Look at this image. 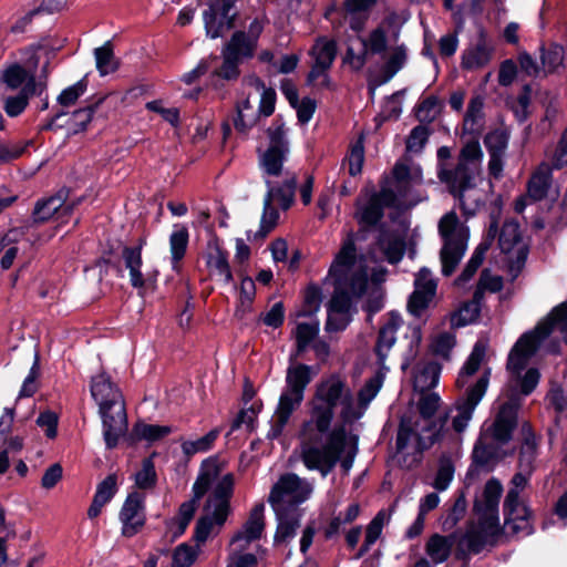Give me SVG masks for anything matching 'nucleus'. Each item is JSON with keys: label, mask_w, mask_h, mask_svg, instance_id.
I'll return each instance as SVG.
<instances>
[{"label": "nucleus", "mask_w": 567, "mask_h": 567, "mask_svg": "<svg viewBox=\"0 0 567 567\" xmlns=\"http://www.w3.org/2000/svg\"><path fill=\"white\" fill-rule=\"evenodd\" d=\"M382 384L381 373L368 379L358 392V402L347 381L337 374L316 384L299 430L300 458L308 470H317L323 477L332 471L344 447L354 445L351 426L363 416Z\"/></svg>", "instance_id": "nucleus-1"}, {"label": "nucleus", "mask_w": 567, "mask_h": 567, "mask_svg": "<svg viewBox=\"0 0 567 567\" xmlns=\"http://www.w3.org/2000/svg\"><path fill=\"white\" fill-rule=\"evenodd\" d=\"M483 156L480 142L465 141L455 166L446 163L437 166L439 181L468 215H473L485 203V192L480 187L483 182Z\"/></svg>", "instance_id": "nucleus-2"}, {"label": "nucleus", "mask_w": 567, "mask_h": 567, "mask_svg": "<svg viewBox=\"0 0 567 567\" xmlns=\"http://www.w3.org/2000/svg\"><path fill=\"white\" fill-rule=\"evenodd\" d=\"M359 235L349 233L330 266L329 275L334 280L336 290L329 301L328 312L350 315L351 297H361L368 288L367 259L359 252Z\"/></svg>", "instance_id": "nucleus-3"}, {"label": "nucleus", "mask_w": 567, "mask_h": 567, "mask_svg": "<svg viewBox=\"0 0 567 567\" xmlns=\"http://www.w3.org/2000/svg\"><path fill=\"white\" fill-rule=\"evenodd\" d=\"M520 405V396L515 393L501 403L492 423L483 427L474 445L472 456L476 465L492 468L506 457L503 446L513 439Z\"/></svg>", "instance_id": "nucleus-4"}, {"label": "nucleus", "mask_w": 567, "mask_h": 567, "mask_svg": "<svg viewBox=\"0 0 567 567\" xmlns=\"http://www.w3.org/2000/svg\"><path fill=\"white\" fill-rule=\"evenodd\" d=\"M503 486L496 478L486 482L481 496L474 502V511L478 517L462 539V545L470 553L477 554L485 546L494 545L501 536L498 504Z\"/></svg>", "instance_id": "nucleus-5"}, {"label": "nucleus", "mask_w": 567, "mask_h": 567, "mask_svg": "<svg viewBox=\"0 0 567 567\" xmlns=\"http://www.w3.org/2000/svg\"><path fill=\"white\" fill-rule=\"evenodd\" d=\"M554 330H558L567 343V302L557 306L534 331L525 333L518 339L508 355L507 369L512 378L518 381L520 372L526 368L539 342Z\"/></svg>", "instance_id": "nucleus-6"}, {"label": "nucleus", "mask_w": 567, "mask_h": 567, "mask_svg": "<svg viewBox=\"0 0 567 567\" xmlns=\"http://www.w3.org/2000/svg\"><path fill=\"white\" fill-rule=\"evenodd\" d=\"M312 377L313 371L307 364L291 363L288 367L286 386L280 394L277 409L271 419L268 437L276 439L281 435L293 412L300 408L306 388L311 382Z\"/></svg>", "instance_id": "nucleus-7"}, {"label": "nucleus", "mask_w": 567, "mask_h": 567, "mask_svg": "<svg viewBox=\"0 0 567 567\" xmlns=\"http://www.w3.org/2000/svg\"><path fill=\"white\" fill-rule=\"evenodd\" d=\"M233 492L234 475L227 473L214 485L205 505V515L196 524L195 539L197 543L206 542L215 527L220 528L224 525L230 513L229 503Z\"/></svg>", "instance_id": "nucleus-8"}, {"label": "nucleus", "mask_w": 567, "mask_h": 567, "mask_svg": "<svg viewBox=\"0 0 567 567\" xmlns=\"http://www.w3.org/2000/svg\"><path fill=\"white\" fill-rule=\"evenodd\" d=\"M439 234L443 240L440 252L442 272L450 276L462 259L468 240V228L460 220L455 212L444 214L439 221Z\"/></svg>", "instance_id": "nucleus-9"}, {"label": "nucleus", "mask_w": 567, "mask_h": 567, "mask_svg": "<svg viewBox=\"0 0 567 567\" xmlns=\"http://www.w3.org/2000/svg\"><path fill=\"white\" fill-rule=\"evenodd\" d=\"M244 87L254 89L257 93H260L259 106L255 107L249 100V93L247 97L236 105V116L234 118V126L240 133H247L254 127L260 116H270L275 111L276 92L270 87H266L265 83L255 75H249L243 80Z\"/></svg>", "instance_id": "nucleus-10"}, {"label": "nucleus", "mask_w": 567, "mask_h": 567, "mask_svg": "<svg viewBox=\"0 0 567 567\" xmlns=\"http://www.w3.org/2000/svg\"><path fill=\"white\" fill-rule=\"evenodd\" d=\"M221 464L216 458L203 462L199 475L193 485V498L179 506L178 515L169 523L175 536L182 535L194 517L199 499L217 483L221 475Z\"/></svg>", "instance_id": "nucleus-11"}, {"label": "nucleus", "mask_w": 567, "mask_h": 567, "mask_svg": "<svg viewBox=\"0 0 567 567\" xmlns=\"http://www.w3.org/2000/svg\"><path fill=\"white\" fill-rule=\"evenodd\" d=\"M396 203L395 192L384 185L380 192H373L364 197L360 196L355 202L354 219L360 225L358 231L353 234L359 235L357 239V248L359 252L363 254L359 243L365 239L367 229L375 226L383 217L384 207H392ZM352 233V230H350ZM349 231L346 234V236Z\"/></svg>", "instance_id": "nucleus-12"}, {"label": "nucleus", "mask_w": 567, "mask_h": 567, "mask_svg": "<svg viewBox=\"0 0 567 567\" xmlns=\"http://www.w3.org/2000/svg\"><path fill=\"white\" fill-rule=\"evenodd\" d=\"M445 420L435 422L426 417H402L396 435V447L415 446L425 450L432 446L441 436Z\"/></svg>", "instance_id": "nucleus-13"}, {"label": "nucleus", "mask_w": 567, "mask_h": 567, "mask_svg": "<svg viewBox=\"0 0 567 567\" xmlns=\"http://www.w3.org/2000/svg\"><path fill=\"white\" fill-rule=\"evenodd\" d=\"M312 492L313 486L310 482L295 473H287L271 487L268 502L276 513H281V508H287V505L296 507L306 502Z\"/></svg>", "instance_id": "nucleus-14"}, {"label": "nucleus", "mask_w": 567, "mask_h": 567, "mask_svg": "<svg viewBox=\"0 0 567 567\" xmlns=\"http://www.w3.org/2000/svg\"><path fill=\"white\" fill-rule=\"evenodd\" d=\"M269 145L259 154V165L267 176H279L284 162L289 154V143L286 140L284 123L276 120L267 130Z\"/></svg>", "instance_id": "nucleus-15"}, {"label": "nucleus", "mask_w": 567, "mask_h": 567, "mask_svg": "<svg viewBox=\"0 0 567 567\" xmlns=\"http://www.w3.org/2000/svg\"><path fill=\"white\" fill-rule=\"evenodd\" d=\"M251 48L249 42H245L241 33H234L221 50V65L212 72L214 85H217L218 80H237L240 75L239 64L244 59L251 58Z\"/></svg>", "instance_id": "nucleus-16"}, {"label": "nucleus", "mask_w": 567, "mask_h": 567, "mask_svg": "<svg viewBox=\"0 0 567 567\" xmlns=\"http://www.w3.org/2000/svg\"><path fill=\"white\" fill-rule=\"evenodd\" d=\"M311 65L307 76L308 84L329 89L331 80L328 71L337 56V43L328 38H318L310 52Z\"/></svg>", "instance_id": "nucleus-17"}, {"label": "nucleus", "mask_w": 567, "mask_h": 567, "mask_svg": "<svg viewBox=\"0 0 567 567\" xmlns=\"http://www.w3.org/2000/svg\"><path fill=\"white\" fill-rule=\"evenodd\" d=\"M236 2L237 0L209 1L208 8L203 12L207 37L217 39L234 28V21L237 17Z\"/></svg>", "instance_id": "nucleus-18"}, {"label": "nucleus", "mask_w": 567, "mask_h": 567, "mask_svg": "<svg viewBox=\"0 0 567 567\" xmlns=\"http://www.w3.org/2000/svg\"><path fill=\"white\" fill-rule=\"evenodd\" d=\"M504 529L507 534L525 537L534 532L532 512L518 499V492L509 489L504 501Z\"/></svg>", "instance_id": "nucleus-19"}, {"label": "nucleus", "mask_w": 567, "mask_h": 567, "mask_svg": "<svg viewBox=\"0 0 567 567\" xmlns=\"http://www.w3.org/2000/svg\"><path fill=\"white\" fill-rule=\"evenodd\" d=\"M117 400L113 404L99 408L103 424V436L109 449L117 445L118 440L127 431V416L124 399L116 394Z\"/></svg>", "instance_id": "nucleus-20"}, {"label": "nucleus", "mask_w": 567, "mask_h": 567, "mask_svg": "<svg viewBox=\"0 0 567 567\" xmlns=\"http://www.w3.org/2000/svg\"><path fill=\"white\" fill-rule=\"evenodd\" d=\"M489 382V371L486 370L476 383L466 391L465 400L456 408V414L453 416V429L461 433L472 420L473 413L482 398L484 396Z\"/></svg>", "instance_id": "nucleus-21"}, {"label": "nucleus", "mask_w": 567, "mask_h": 567, "mask_svg": "<svg viewBox=\"0 0 567 567\" xmlns=\"http://www.w3.org/2000/svg\"><path fill=\"white\" fill-rule=\"evenodd\" d=\"M436 280L427 268H422L415 275L414 291L409 298L408 310L411 315L420 317L432 302L436 293Z\"/></svg>", "instance_id": "nucleus-22"}, {"label": "nucleus", "mask_w": 567, "mask_h": 567, "mask_svg": "<svg viewBox=\"0 0 567 567\" xmlns=\"http://www.w3.org/2000/svg\"><path fill=\"white\" fill-rule=\"evenodd\" d=\"M145 520L144 496L136 492L131 493L123 503L120 512L122 535L133 537L143 528Z\"/></svg>", "instance_id": "nucleus-23"}, {"label": "nucleus", "mask_w": 567, "mask_h": 567, "mask_svg": "<svg viewBox=\"0 0 567 567\" xmlns=\"http://www.w3.org/2000/svg\"><path fill=\"white\" fill-rule=\"evenodd\" d=\"M41 61V54L38 52H33L27 63V68L20 65L19 63H13L7 66L2 74L1 81L7 85L10 90H17L22 84H27L31 81H35V69L38 68Z\"/></svg>", "instance_id": "nucleus-24"}, {"label": "nucleus", "mask_w": 567, "mask_h": 567, "mask_svg": "<svg viewBox=\"0 0 567 567\" xmlns=\"http://www.w3.org/2000/svg\"><path fill=\"white\" fill-rule=\"evenodd\" d=\"M206 266L209 275L219 282L227 285L233 280L227 252L223 250L216 239L207 244Z\"/></svg>", "instance_id": "nucleus-25"}, {"label": "nucleus", "mask_w": 567, "mask_h": 567, "mask_svg": "<svg viewBox=\"0 0 567 567\" xmlns=\"http://www.w3.org/2000/svg\"><path fill=\"white\" fill-rule=\"evenodd\" d=\"M122 259L125 268L130 274V281L134 288H143L147 281H152L155 275L143 272L142 266V248L141 247H124L122 250Z\"/></svg>", "instance_id": "nucleus-26"}, {"label": "nucleus", "mask_w": 567, "mask_h": 567, "mask_svg": "<svg viewBox=\"0 0 567 567\" xmlns=\"http://www.w3.org/2000/svg\"><path fill=\"white\" fill-rule=\"evenodd\" d=\"M421 182L422 169L419 165L398 162L393 167L392 186L389 187L395 192L398 198L399 196H405L412 185L420 184Z\"/></svg>", "instance_id": "nucleus-27"}, {"label": "nucleus", "mask_w": 567, "mask_h": 567, "mask_svg": "<svg viewBox=\"0 0 567 567\" xmlns=\"http://www.w3.org/2000/svg\"><path fill=\"white\" fill-rule=\"evenodd\" d=\"M402 323L403 320L399 313L390 312L386 322L380 329L375 344V353L381 365L384 364L389 351L395 343V333Z\"/></svg>", "instance_id": "nucleus-28"}, {"label": "nucleus", "mask_w": 567, "mask_h": 567, "mask_svg": "<svg viewBox=\"0 0 567 567\" xmlns=\"http://www.w3.org/2000/svg\"><path fill=\"white\" fill-rule=\"evenodd\" d=\"M484 101L481 96L471 99L464 120L463 136H468L466 141H477L484 128Z\"/></svg>", "instance_id": "nucleus-29"}, {"label": "nucleus", "mask_w": 567, "mask_h": 567, "mask_svg": "<svg viewBox=\"0 0 567 567\" xmlns=\"http://www.w3.org/2000/svg\"><path fill=\"white\" fill-rule=\"evenodd\" d=\"M80 202L65 203L64 197L61 195L50 197L41 203H38L34 208V220L45 221L52 217L62 219L64 216L70 215L75 205Z\"/></svg>", "instance_id": "nucleus-30"}, {"label": "nucleus", "mask_w": 567, "mask_h": 567, "mask_svg": "<svg viewBox=\"0 0 567 567\" xmlns=\"http://www.w3.org/2000/svg\"><path fill=\"white\" fill-rule=\"evenodd\" d=\"M553 186L551 171L547 164H540L532 173L527 182V197L530 202H539L548 196Z\"/></svg>", "instance_id": "nucleus-31"}, {"label": "nucleus", "mask_w": 567, "mask_h": 567, "mask_svg": "<svg viewBox=\"0 0 567 567\" xmlns=\"http://www.w3.org/2000/svg\"><path fill=\"white\" fill-rule=\"evenodd\" d=\"M523 442L519 447L517 467L520 471L534 472L538 455V441L527 423L522 425Z\"/></svg>", "instance_id": "nucleus-32"}, {"label": "nucleus", "mask_w": 567, "mask_h": 567, "mask_svg": "<svg viewBox=\"0 0 567 567\" xmlns=\"http://www.w3.org/2000/svg\"><path fill=\"white\" fill-rule=\"evenodd\" d=\"M44 91V81L35 82L31 79L29 83L23 85L18 95L6 99L3 109L9 116L16 117L25 110L30 96L41 95Z\"/></svg>", "instance_id": "nucleus-33"}, {"label": "nucleus", "mask_w": 567, "mask_h": 567, "mask_svg": "<svg viewBox=\"0 0 567 567\" xmlns=\"http://www.w3.org/2000/svg\"><path fill=\"white\" fill-rule=\"evenodd\" d=\"M493 47L486 37L481 33L477 42L468 48L462 58V66L468 70L485 66L492 58Z\"/></svg>", "instance_id": "nucleus-34"}, {"label": "nucleus", "mask_w": 567, "mask_h": 567, "mask_svg": "<svg viewBox=\"0 0 567 567\" xmlns=\"http://www.w3.org/2000/svg\"><path fill=\"white\" fill-rule=\"evenodd\" d=\"M278 518V526L275 534L276 543H288L290 542L300 527L301 512L293 507L291 509L281 508V513H276Z\"/></svg>", "instance_id": "nucleus-35"}, {"label": "nucleus", "mask_w": 567, "mask_h": 567, "mask_svg": "<svg viewBox=\"0 0 567 567\" xmlns=\"http://www.w3.org/2000/svg\"><path fill=\"white\" fill-rule=\"evenodd\" d=\"M91 394L99 404V408L113 404L117 400L116 394L123 398L120 389L111 381L106 373H100L92 378Z\"/></svg>", "instance_id": "nucleus-36"}, {"label": "nucleus", "mask_w": 567, "mask_h": 567, "mask_svg": "<svg viewBox=\"0 0 567 567\" xmlns=\"http://www.w3.org/2000/svg\"><path fill=\"white\" fill-rule=\"evenodd\" d=\"M116 491V475L110 474L96 487L92 504L87 509V516L90 519H94L101 514L102 508L113 498Z\"/></svg>", "instance_id": "nucleus-37"}, {"label": "nucleus", "mask_w": 567, "mask_h": 567, "mask_svg": "<svg viewBox=\"0 0 567 567\" xmlns=\"http://www.w3.org/2000/svg\"><path fill=\"white\" fill-rule=\"evenodd\" d=\"M268 190L265 197H269L270 202H278L282 209H288L295 199L297 179L293 174H287L284 183L279 186L272 185L270 181H266Z\"/></svg>", "instance_id": "nucleus-38"}, {"label": "nucleus", "mask_w": 567, "mask_h": 567, "mask_svg": "<svg viewBox=\"0 0 567 567\" xmlns=\"http://www.w3.org/2000/svg\"><path fill=\"white\" fill-rule=\"evenodd\" d=\"M499 248L504 254L516 251L518 257L524 254L525 247L522 241L519 225L516 221L504 223L499 234Z\"/></svg>", "instance_id": "nucleus-39"}, {"label": "nucleus", "mask_w": 567, "mask_h": 567, "mask_svg": "<svg viewBox=\"0 0 567 567\" xmlns=\"http://www.w3.org/2000/svg\"><path fill=\"white\" fill-rule=\"evenodd\" d=\"M453 545V537L434 534L425 544V553L434 564H442L450 557Z\"/></svg>", "instance_id": "nucleus-40"}, {"label": "nucleus", "mask_w": 567, "mask_h": 567, "mask_svg": "<svg viewBox=\"0 0 567 567\" xmlns=\"http://www.w3.org/2000/svg\"><path fill=\"white\" fill-rule=\"evenodd\" d=\"M441 367L436 362H426L416 368L414 375V386L416 390L424 392L434 388L440 378Z\"/></svg>", "instance_id": "nucleus-41"}, {"label": "nucleus", "mask_w": 567, "mask_h": 567, "mask_svg": "<svg viewBox=\"0 0 567 567\" xmlns=\"http://www.w3.org/2000/svg\"><path fill=\"white\" fill-rule=\"evenodd\" d=\"M378 243L389 262L396 264L402 259L405 249L403 238L398 235L382 233Z\"/></svg>", "instance_id": "nucleus-42"}, {"label": "nucleus", "mask_w": 567, "mask_h": 567, "mask_svg": "<svg viewBox=\"0 0 567 567\" xmlns=\"http://www.w3.org/2000/svg\"><path fill=\"white\" fill-rule=\"evenodd\" d=\"M540 164H547L550 171L561 169L567 166V128L563 132L558 143L545 151V156Z\"/></svg>", "instance_id": "nucleus-43"}, {"label": "nucleus", "mask_w": 567, "mask_h": 567, "mask_svg": "<svg viewBox=\"0 0 567 567\" xmlns=\"http://www.w3.org/2000/svg\"><path fill=\"white\" fill-rule=\"evenodd\" d=\"M485 353L486 344L481 341L476 342L456 380V385L458 388H464L467 384V378L473 375L480 369Z\"/></svg>", "instance_id": "nucleus-44"}, {"label": "nucleus", "mask_w": 567, "mask_h": 567, "mask_svg": "<svg viewBox=\"0 0 567 567\" xmlns=\"http://www.w3.org/2000/svg\"><path fill=\"white\" fill-rule=\"evenodd\" d=\"M485 353L486 344L481 341L476 342L456 380V385L458 388H464L467 384V378L473 375L480 369Z\"/></svg>", "instance_id": "nucleus-45"}, {"label": "nucleus", "mask_w": 567, "mask_h": 567, "mask_svg": "<svg viewBox=\"0 0 567 567\" xmlns=\"http://www.w3.org/2000/svg\"><path fill=\"white\" fill-rule=\"evenodd\" d=\"M94 58L96 69L102 76L115 72L120 66V62L114 55L113 45L110 41L94 50Z\"/></svg>", "instance_id": "nucleus-46"}, {"label": "nucleus", "mask_w": 567, "mask_h": 567, "mask_svg": "<svg viewBox=\"0 0 567 567\" xmlns=\"http://www.w3.org/2000/svg\"><path fill=\"white\" fill-rule=\"evenodd\" d=\"M264 512V504L255 505L239 533L247 535L250 539H259L265 529Z\"/></svg>", "instance_id": "nucleus-47"}, {"label": "nucleus", "mask_w": 567, "mask_h": 567, "mask_svg": "<svg viewBox=\"0 0 567 567\" xmlns=\"http://www.w3.org/2000/svg\"><path fill=\"white\" fill-rule=\"evenodd\" d=\"M385 511H380L375 517L368 524L365 529V537L362 546L355 555V558L359 559L363 555H365L371 546L379 539L381 536L384 522H385Z\"/></svg>", "instance_id": "nucleus-48"}, {"label": "nucleus", "mask_w": 567, "mask_h": 567, "mask_svg": "<svg viewBox=\"0 0 567 567\" xmlns=\"http://www.w3.org/2000/svg\"><path fill=\"white\" fill-rule=\"evenodd\" d=\"M406 49L404 45H399L392 49L382 68L383 79L381 83L390 81L403 68L406 62Z\"/></svg>", "instance_id": "nucleus-49"}, {"label": "nucleus", "mask_w": 567, "mask_h": 567, "mask_svg": "<svg viewBox=\"0 0 567 567\" xmlns=\"http://www.w3.org/2000/svg\"><path fill=\"white\" fill-rule=\"evenodd\" d=\"M102 101L103 99H100L96 103L73 112L68 122L69 128L73 134H78L86 130L89 123L92 121L93 113Z\"/></svg>", "instance_id": "nucleus-50"}, {"label": "nucleus", "mask_w": 567, "mask_h": 567, "mask_svg": "<svg viewBox=\"0 0 567 567\" xmlns=\"http://www.w3.org/2000/svg\"><path fill=\"white\" fill-rule=\"evenodd\" d=\"M279 219L278 210L272 206L269 197L264 198V212L260 219L259 230L255 238L264 239L277 226Z\"/></svg>", "instance_id": "nucleus-51"}, {"label": "nucleus", "mask_w": 567, "mask_h": 567, "mask_svg": "<svg viewBox=\"0 0 567 567\" xmlns=\"http://www.w3.org/2000/svg\"><path fill=\"white\" fill-rule=\"evenodd\" d=\"M538 382H539V372L534 368L528 369L522 379H520V377L518 378V381H516L515 378L511 379V382L506 390V395H507V398L512 393H515L516 395H518L515 390L517 384H519V386H520V393L523 395H528L535 390Z\"/></svg>", "instance_id": "nucleus-52"}, {"label": "nucleus", "mask_w": 567, "mask_h": 567, "mask_svg": "<svg viewBox=\"0 0 567 567\" xmlns=\"http://www.w3.org/2000/svg\"><path fill=\"white\" fill-rule=\"evenodd\" d=\"M171 432L169 426L138 422L134 425L132 433L138 440L153 442L168 435Z\"/></svg>", "instance_id": "nucleus-53"}, {"label": "nucleus", "mask_w": 567, "mask_h": 567, "mask_svg": "<svg viewBox=\"0 0 567 567\" xmlns=\"http://www.w3.org/2000/svg\"><path fill=\"white\" fill-rule=\"evenodd\" d=\"M489 247V244H481L472 255L471 259L468 260L467 265L465 266L462 274L456 279V284L458 286L466 284L468 280L473 278L477 269L483 264L485 252L487 251Z\"/></svg>", "instance_id": "nucleus-54"}, {"label": "nucleus", "mask_w": 567, "mask_h": 567, "mask_svg": "<svg viewBox=\"0 0 567 567\" xmlns=\"http://www.w3.org/2000/svg\"><path fill=\"white\" fill-rule=\"evenodd\" d=\"M188 230L185 226H176L169 237V247L172 258L175 262L179 261L186 252L188 245Z\"/></svg>", "instance_id": "nucleus-55"}, {"label": "nucleus", "mask_w": 567, "mask_h": 567, "mask_svg": "<svg viewBox=\"0 0 567 567\" xmlns=\"http://www.w3.org/2000/svg\"><path fill=\"white\" fill-rule=\"evenodd\" d=\"M68 0H44L40 8L30 11L22 19H20L13 27L12 31H23L24 27L31 21L32 17L41 11L54 13L61 11L66 7Z\"/></svg>", "instance_id": "nucleus-56"}, {"label": "nucleus", "mask_w": 567, "mask_h": 567, "mask_svg": "<svg viewBox=\"0 0 567 567\" xmlns=\"http://www.w3.org/2000/svg\"><path fill=\"white\" fill-rule=\"evenodd\" d=\"M454 477V464L451 457L443 455L439 461V468L433 482V487L437 491H445Z\"/></svg>", "instance_id": "nucleus-57"}, {"label": "nucleus", "mask_w": 567, "mask_h": 567, "mask_svg": "<svg viewBox=\"0 0 567 567\" xmlns=\"http://www.w3.org/2000/svg\"><path fill=\"white\" fill-rule=\"evenodd\" d=\"M319 332V322H300L296 328L297 351L301 353Z\"/></svg>", "instance_id": "nucleus-58"}, {"label": "nucleus", "mask_w": 567, "mask_h": 567, "mask_svg": "<svg viewBox=\"0 0 567 567\" xmlns=\"http://www.w3.org/2000/svg\"><path fill=\"white\" fill-rule=\"evenodd\" d=\"M508 137L509 135L505 128H496L489 132L484 138L488 154L505 155Z\"/></svg>", "instance_id": "nucleus-59"}, {"label": "nucleus", "mask_w": 567, "mask_h": 567, "mask_svg": "<svg viewBox=\"0 0 567 567\" xmlns=\"http://www.w3.org/2000/svg\"><path fill=\"white\" fill-rule=\"evenodd\" d=\"M564 48L559 44H550L543 50L542 63L546 73H551L563 65Z\"/></svg>", "instance_id": "nucleus-60"}, {"label": "nucleus", "mask_w": 567, "mask_h": 567, "mask_svg": "<svg viewBox=\"0 0 567 567\" xmlns=\"http://www.w3.org/2000/svg\"><path fill=\"white\" fill-rule=\"evenodd\" d=\"M135 485L142 489L153 488L156 484L157 475L154 463L151 458L142 462L141 470L134 475Z\"/></svg>", "instance_id": "nucleus-61"}, {"label": "nucleus", "mask_w": 567, "mask_h": 567, "mask_svg": "<svg viewBox=\"0 0 567 567\" xmlns=\"http://www.w3.org/2000/svg\"><path fill=\"white\" fill-rule=\"evenodd\" d=\"M218 432L210 431L206 435L195 440V441H186L182 444V450L186 455H194L198 452L208 451L215 440L217 439Z\"/></svg>", "instance_id": "nucleus-62"}, {"label": "nucleus", "mask_w": 567, "mask_h": 567, "mask_svg": "<svg viewBox=\"0 0 567 567\" xmlns=\"http://www.w3.org/2000/svg\"><path fill=\"white\" fill-rule=\"evenodd\" d=\"M480 308L476 302H465L458 311L452 317V323L456 327L466 326L478 317Z\"/></svg>", "instance_id": "nucleus-63"}, {"label": "nucleus", "mask_w": 567, "mask_h": 567, "mask_svg": "<svg viewBox=\"0 0 567 567\" xmlns=\"http://www.w3.org/2000/svg\"><path fill=\"white\" fill-rule=\"evenodd\" d=\"M440 112L437 97L429 96L416 109V117L420 122H432Z\"/></svg>", "instance_id": "nucleus-64"}]
</instances>
